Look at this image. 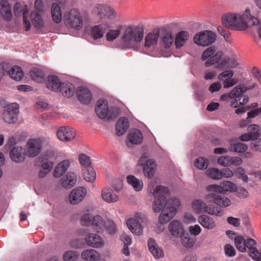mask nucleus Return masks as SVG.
Returning a JSON list of instances; mask_svg holds the SVG:
<instances>
[{
    "label": "nucleus",
    "instance_id": "obj_2",
    "mask_svg": "<svg viewBox=\"0 0 261 261\" xmlns=\"http://www.w3.org/2000/svg\"><path fill=\"white\" fill-rule=\"evenodd\" d=\"M144 36V28L141 25H129L121 36V47L124 49L137 47L136 43L141 41Z\"/></svg>",
    "mask_w": 261,
    "mask_h": 261
},
{
    "label": "nucleus",
    "instance_id": "obj_25",
    "mask_svg": "<svg viewBox=\"0 0 261 261\" xmlns=\"http://www.w3.org/2000/svg\"><path fill=\"white\" fill-rule=\"evenodd\" d=\"M101 197L108 203H114L118 200V196L110 188H105L102 190Z\"/></svg>",
    "mask_w": 261,
    "mask_h": 261
},
{
    "label": "nucleus",
    "instance_id": "obj_18",
    "mask_svg": "<svg viewBox=\"0 0 261 261\" xmlns=\"http://www.w3.org/2000/svg\"><path fill=\"white\" fill-rule=\"evenodd\" d=\"M0 13L4 20L7 21L12 20L11 7L8 0H0Z\"/></svg>",
    "mask_w": 261,
    "mask_h": 261
},
{
    "label": "nucleus",
    "instance_id": "obj_26",
    "mask_svg": "<svg viewBox=\"0 0 261 261\" xmlns=\"http://www.w3.org/2000/svg\"><path fill=\"white\" fill-rule=\"evenodd\" d=\"M148 248L155 258H160L164 256V253L162 250L159 247L158 244L153 239L150 238L148 241Z\"/></svg>",
    "mask_w": 261,
    "mask_h": 261
},
{
    "label": "nucleus",
    "instance_id": "obj_48",
    "mask_svg": "<svg viewBox=\"0 0 261 261\" xmlns=\"http://www.w3.org/2000/svg\"><path fill=\"white\" fill-rule=\"evenodd\" d=\"M253 26L256 27L258 36L261 39V21H260L257 18L250 15L248 20V28L252 27Z\"/></svg>",
    "mask_w": 261,
    "mask_h": 261
},
{
    "label": "nucleus",
    "instance_id": "obj_20",
    "mask_svg": "<svg viewBox=\"0 0 261 261\" xmlns=\"http://www.w3.org/2000/svg\"><path fill=\"white\" fill-rule=\"evenodd\" d=\"M168 229L171 234L174 237H178L184 232L182 223L176 220H174L169 223Z\"/></svg>",
    "mask_w": 261,
    "mask_h": 261
},
{
    "label": "nucleus",
    "instance_id": "obj_30",
    "mask_svg": "<svg viewBox=\"0 0 261 261\" xmlns=\"http://www.w3.org/2000/svg\"><path fill=\"white\" fill-rule=\"evenodd\" d=\"M53 156L47 153H44L39 158V160L42 162L41 168L46 171H50L54 166Z\"/></svg>",
    "mask_w": 261,
    "mask_h": 261
},
{
    "label": "nucleus",
    "instance_id": "obj_61",
    "mask_svg": "<svg viewBox=\"0 0 261 261\" xmlns=\"http://www.w3.org/2000/svg\"><path fill=\"white\" fill-rule=\"evenodd\" d=\"M250 146L252 150L261 152V138H258L252 140Z\"/></svg>",
    "mask_w": 261,
    "mask_h": 261
},
{
    "label": "nucleus",
    "instance_id": "obj_13",
    "mask_svg": "<svg viewBox=\"0 0 261 261\" xmlns=\"http://www.w3.org/2000/svg\"><path fill=\"white\" fill-rule=\"evenodd\" d=\"M26 155L25 148L20 146L13 147L9 152L10 159L16 163L19 164L23 162L25 160Z\"/></svg>",
    "mask_w": 261,
    "mask_h": 261
},
{
    "label": "nucleus",
    "instance_id": "obj_27",
    "mask_svg": "<svg viewBox=\"0 0 261 261\" xmlns=\"http://www.w3.org/2000/svg\"><path fill=\"white\" fill-rule=\"evenodd\" d=\"M60 91L63 96L70 98L72 96L75 92L74 85L70 83H63L59 88Z\"/></svg>",
    "mask_w": 261,
    "mask_h": 261
},
{
    "label": "nucleus",
    "instance_id": "obj_40",
    "mask_svg": "<svg viewBox=\"0 0 261 261\" xmlns=\"http://www.w3.org/2000/svg\"><path fill=\"white\" fill-rule=\"evenodd\" d=\"M33 25L36 28H41L43 26V20L38 12L33 11L31 14Z\"/></svg>",
    "mask_w": 261,
    "mask_h": 261
},
{
    "label": "nucleus",
    "instance_id": "obj_10",
    "mask_svg": "<svg viewBox=\"0 0 261 261\" xmlns=\"http://www.w3.org/2000/svg\"><path fill=\"white\" fill-rule=\"evenodd\" d=\"M236 185L233 182L224 180L220 182L219 185L212 184L206 187V189L207 192H214L221 193L226 192H233L235 190Z\"/></svg>",
    "mask_w": 261,
    "mask_h": 261
},
{
    "label": "nucleus",
    "instance_id": "obj_56",
    "mask_svg": "<svg viewBox=\"0 0 261 261\" xmlns=\"http://www.w3.org/2000/svg\"><path fill=\"white\" fill-rule=\"evenodd\" d=\"M205 203L200 199L194 200L192 202L193 208L198 213H202Z\"/></svg>",
    "mask_w": 261,
    "mask_h": 261
},
{
    "label": "nucleus",
    "instance_id": "obj_1",
    "mask_svg": "<svg viewBox=\"0 0 261 261\" xmlns=\"http://www.w3.org/2000/svg\"><path fill=\"white\" fill-rule=\"evenodd\" d=\"M167 190V189L164 186H156L155 181H150L149 182L148 192L151 195L160 194L154 198L152 207L154 213H158L162 211L159 217V221L162 224L169 222L173 218L177 211L176 207L173 206H168L166 208L164 209L167 205V199L162 194L166 192Z\"/></svg>",
    "mask_w": 261,
    "mask_h": 261
},
{
    "label": "nucleus",
    "instance_id": "obj_51",
    "mask_svg": "<svg viewBox=\"0 0 261 261\" xmlns=\"http://www.w3.org/2000/svg\"><path fill=\"white\" fill-rule=\"evenodd\" d=\"M79 253L76 251H67L63 254V260L64 261H74L77 258Z\"/></svg>",
    "mask_w": 261,
    "mask_h": 261
},
{
    "label": "nucleus",
    "instance_id": "obj_39",
    "mask_svg": "<svg viewBox=\"0 0 261 261\" xmlns=\"http://www.w3.org/2000/svg\"><path fill=\"white\" fill-rule=\"evenodd\" d=\"M128 184L133 186L136 191H140L142 189L143 184L142 180L138 179L134 175H128L126 177Z\"/></svg>",
    "mask_w": 261,
    "mask_h": 261
},
{
    "label": "nucleus",
    "instance_id": "obj_24",
    "mask_svg": "<svg viewBox=\"0 0 261 261\" xmlns=\"http://www.w3.org/2000/svg\"><path fill=\"white\" fill-rule=\"evenodd\" d=\"M76 182V175L72 172H68L66 175L61 178V185L65 189H70Z\"/></svg>",
    "mask_w": 261,
    "mask_h": 261
},
{
    "label": "nucleus",
    "instance_id": "obj_35",
    "mask_svg": "<svg viewBox=\"0 0 261 261\" xmlns=\"http://www.w3.org/2000/svg\"><path fill=\"white\" fill-rule=\"evenodd\" d=\"M91 225L95 231L100 232L103 231L105 227V223L100 216L96 215L92 218Z\"/></svg>",
    "mask_w": 261,
    "mask_h": 261
},
{
    "label": "nucleus",
    "instance_id": "obj_41",
    "mask_svg": "<svg viewBox=\"0 0 261 261\" xmlns=\"http://www.w3.org/2000/svg\"><path fill=\"white\" fill-rule=\"evenodd\" d=\"M9 75L12 79L16 81H20L23 77V72L21 67L14 66L9 71Z\"/></svg>",
    "mask_w": 261,
    "mask_h": 261
},
{
    "label": "nucleus",
    "instance_id": "obj_12",
    "mask_svg": "<svg viewBox=\"0 0 261 261\" xmlns=\"http://www.w3.org/2000/svg\"><path fill=\"white\" fill-rule=\"evenodd\" d=\"M76 133L73 128L69 126H62L57 132V136L59 140L68 142L75 137Z\"/></svg>",
    "mask_w": 261,
    "mask_h": 261
},
{
    "label": "nucleus",
    "instance_id": "obj_8",
    "mask_svg": "<svg viewBox=\"0 0 261 261\" xmlns=\"http://www.w3.org/2000/svg\"><path fill=\"white\" fill-rule=\"evenodd\" d=\"M204 197V199L207 202H213L216 205L221 207H226L230 205V200L221 193L209 192Z\"/></svg>",
    "mask_w": 261,
    "mask_h": 261
},
{
    "label": "nucleus",
    "instance_id": "obj_28",
    "mask_svg": "<svg viewBox=\"0 0 261 261\" xmlns=\"http://www.w3.org/2000/svg\"><path fill=\"white\" fill-rule=\"evenodd\" d=\"M129 127L128 120L126 118H120L116 124V134L121 136L124 134Z\"/></svg>",
    "mask_w": 261,
    "mask_h": 261
},
{
    "label": "nucleus",
    "instance_id": "obj_9",
    "mask_svg": "<svg viewBox=\"0 0 261 261\" xmlns=\"http://www.w3.org/2000/svg\"><path fill=\"white\" fill-rule=\"evenodd\" d=\"M19 106L16 103H12L6 106L3 112L4 120L8 123H13L16 120L19 112Z\"/></svg>",
    "mask_w": 261,
    "mask_h": 261
},
{
    "label": "nucleus",
    "instance_id": "obj_33",
    "mask_svg": "<svg viewBox=\"0 0 261 261\" xmlns=\"http://www.w3.org/2000/svg\"><path fill=\"white\" fill-rule=\"evenodd\" d=\"M180 237L182 245L187 248H192L196 240V237L189 233L184 232Z\"/></svg>",
    "mask_w": 261,
    "mask_h": 261
},
{
    "label": "nucleus",
    "instance_id": "obj_11",
    "mask_svg": "<svg viewBox=\"0 0 261 261\" xmlns=\"http://www.w3.org/2000/svg\"><path fill=\"white\" fill-rule=\"evenodd\" d=\"M42 144L39 139H30L26 144L27 155L29 158H34L38 155L42 149Z\"/></svg>",
    "mask_w": 261,
    "mask_h": 261
},
{
    "label": "nucleus",
    "instance_id": "obj_22",
    "mask_svg": "<svg viewBox=\"0 0 261 261\" xmlns=\"http://www.w3.org/2000/svg\"><path fill=\"white\" fill-rule=\"evenodd\" d=\"M45 84L48 89L58 92L62 83L58 76L50 75L47 77Z\"/></svg>",
    "mask_w": 261,
    "mask_h": 261
},
{
    "label": "nucleus",
    "instance_id": "obj_6",
    "mask_svg": "<svg viewBox=\"0 0 261 261\" xmlns=\"http://www.w3.org/2000/svg\"><path fill=\"white\" fill-rule=\"evenodd\" d=\"M139 165L142 167L144 175L147 178H151L154 175L156 163L153 159H148L147 153H144L138 162Z\"/></svg>",
    "mask_w": 261,
    "mask_h": 261
},
{
    "label": "nucleus",
    "instance_id": "obj_50",
    "mask_svg": "<svg viewBox=\"0 0 261 261\" xmlns=\"http://www.w3.org/2000/svg\"><path fill=\"white\" fill-rule=\"evenodd\" d=\"M234 244L237 248L241 252L245 251V240L241 236H238L234 238Z\"/></svg>",
    "mask_w": 261,
    "mask_h": 261
},
{
    "label": "nucleus",
    "instance_id": "obj_55",
    "mask_svg": "<svg viewBox=\"0 0 261 261\" xmlns=\"http://www.w3.org/2000/svg\"><path fill=\"white\" fill-rule=\"evenodd\" d=\"M120 34V29L110 30L107 33L106 37L108 41H112L118 37Z\"/></svg>",
    "mask_w": 261,
    "mask_h": 261
},
{
    "label": "nucleus",
    "instance_id": "obj_60",
    "mask_svg": "<svg viewBox=\"0 0 261 261\" xmlns=\"http://www.w3.org/2000/svg\"><path fill=\"white\" fill-rule=\"evenodd\" d=\"M216 51L215 46H211L208 47L202 54L201 59L202 60H205L213 55Z\"/></svg>",
    "mask_w": 261,
    "mask_h": 261
},
{
    "label": "nucleus",
    "instance_id": "obj_44",
    "mask_svg": "<svg viewBox=\"0 0 261 261\" xmlns=\"http://www.w3.org/2000/svg\"><path fill=\"white\" fill-rule=\"evenodd\" d=\"M248 146L244 143H238L230 145L228 150L230 151H234L238 153H242L246 151Z\"/></svg>",
    "mask_w": 261,
    "mask_h": 261
},
{
    "label": "nucleus",
    "instance_id": "obj_17",
    "mask_svg": "<svg viewBox=\"0 0 261 261\" xmlns=\"http://www.w3.org/2000/svg\"><path fill=\"white\" fill-rule=\"evenodd\" d=\"M77 97L81 103L88 105L92 99V95L88 88L80 87L77 90Z\"/></svg>",
    "mask_w": 261,
    "mask_h": 261
},
{
    "label": "nucleus",
    "instance_id": "obj_37",
    "mask_svg": "<svg viewBox=\"0 0 261 261\" xmlns=\"http://www.w3.org/2000/svg\"><path fill=\"white\" fill-rule=\"evenodd\" d=\"M51 14L53 21L59 23L62 21V15L60 7L57 3H53L51 7Z\"/></svg>",
    "mask_w": 261,
    "mask_h": 261
},
{
    "label": "nucleus",
    "instance_id": "obj_52",
    "mask_svg": "<svg viewBox=\"0 0 261 261\" xmlns=\"http://www.w3.org/2000/svg\"><path fill=\"white\" fill-rule=\"evenodd\" d=\"M195 166L199 169H206L208 165V162L206 159L200 157L196 160L195 161Z\"/></svg>",
    "mask_w": 261,
    "mask_h": 261
},
{
    "label": "nucleus",
    "instance_id": "obj_47",
    "mask_svg": "<svg viewBox=\"0 0 261 261\" xmlns=\"http://www.w3.org/2000/svg\"><path fill=\"white\" fill-rule=\"evenodd\" d=\"M202 212H204L212 215H222V212L218 210V208L217 207L214 205H207L206 203L205 204Z\"/></svg>",
    "mask_w": 261,
    "mask_h": 261
},
{
    "label": "nucleus",
    "instance_id": "obj_32",
    "mask_svg": "<svg viewBox=\"0 0 261 261\" xmlns=\"http://www.w3.org/2000/svg\"><path fill=\"white\" fill-rule=\"evenodd\" d=\"M81 256L83 259L87 261H96L100 257L99 253L96 250L92 249L84 250Z\"/></svg>",
    "mask_w": 261,
    "mask_h": 261
},
{
    "label": "nucleus",
    "instance_id": "obj_19",
    "mask_svg": "<svg viewBox=\"0 0 261 261\" xmlns=\"http://www.w3.org/2000/svg\"><path fill=\"white\" fill-rule=\"evenodd\" d=\"M159 36L160 30L159 29L147 33L145 37V47L150 48L155 46L158 43Z\"/></svg>",
    "mask_w": 261,
    "mask_h": 261
},
{
    "label": "nucleus",
    "instance_id": "obj_36",
    "mask_svg": "<svg viewBox=\"0 0 261 261\" xmlns=\"http://www.w3.org/2000/svg\"><path fill=\"white\" fill-rule=\"evenodd\" d=\"M189 38V33L187 31H181L178 33L175 38V45L176 48L182 46Z\"/></svg>",
    "mask_w": 261,
    "mask_h": 261
},
{
    "label": "nucleus",
    "instance_id": "obj_64",
    "mask_svg": "<svg viewBox=\"0 0 261 261\" xmlns=\"http://www.w3.org/2000/svg\"><path fill=\"white\" fill-rule=\"evenodd\" d=\"M249 254L250 256L254 260L256 261L261 260V253L259 252L256 248L252 251H250Z\"/></svg>",
    "mask_w": 261,
    "mask_h": 261
},
{
    "label": "nucleus",
    "instance_id": "obj_62",
    "mask_svg": "<svg viewBox=\"0 0 261 261\" xmlns=\"http://www.w3.org/2000/svg\"><path fill=\"white\" fill-rule=\"evenodd\" d=\"M105 225L109 234H112L116 232L117 228L115 224L113 221L111 220H108Z\"/></svg>",
    "mask_w": 261,
    "mask_h": 261
},
{
    "label": "nucleus",
    "instance_id": "obj_3",
    "mask_svg": "<svg viewBox=\"0 0 261 261\" xmlns=\"http://www.w3.org/2000/svg\"><path fill=\"white\" fill-rule=\"evenodd\" d=\"M250 13L248 10L240 15L237 14H228L222 18V23L226 27L231 29L244 31L248 28V20Z\"/></svg>",
    "mask_w": 261,
    "mask_h": 261
},
{
    "label": "nucleus",
    "instance_id": "obj_14",
    "mask_svg": "<svg viewBox=\"0 0 261 261\" xmlns=\"http://www.w3.org/2000/svg\"><path fill=\"white\" fill-rule=\"evenodd\" d=\"M87 189L83 187L74 189L70 193L69 199L72 204H76L82 201L87 194Z\"/></svg>",
    "mask_w": 261,
    "mask_h": 261
},
{
    "label": "nucleus",
    "instance_id": "obj_59",
    "mask_svg": "<svg viewBox=\"0 0 261 261\" xmlns=\"http://www.w3.org/2000/svg\"><path fill=\"white\" fill-rule=\"evenodd\" d=\"M207 175L214 179H221L220 171L216 168L210 169L207 170Z\"/></svg>",
    "mask_w": 261,
    "mask_h": 261
},
{
    "label": "nucleus",
    "instance_id": "obj_31",
    "mask_svg": "<svg viewBox=\"0 0 261 261\" xmlns=\"http://www.w3.org/2000/svg\"><path fill=\"white\" fill-rule=\"evenodd\" d=\"M127 139L133 144H141L143 140L142 134L138 129H132L129 132Z\"/></svg>",
    "mask_w": 261,
    "mask_h": 261
},
{
    "label": "nucleus",
    "instance_id": "obj_29",
    "mask_svg": "<svg viewBox=\"0 0 261 261\" xmlns=\"http://www.w3.org/2000/svg\"><path fill=\"white\" fill-rule=\"evenodd\" d=\"M70 162L66 160L60 162L56 167L53 175L55 177L57 178L61 176L68 169Z\"/></svg>",
    "mask_w": 261,
    "mask_h": 261
},
{
    "label": "nucleus",
    "instance_id": "obj_23",
    "mask_svg": "<svg viewBox=\"0 0 261 261\" xmlns=\"http://www.w3.org/2000/svg\"><path fill=\"white\" fill-rule=\"evenodd\" d=\"M127 225L131 232L137 236L141 235L143 233V227L140 222L136 218H130L127 221Z\"/></svg>",
    "mask_w": 261,
    "mask_h": 261
},
{
    "label": "nucleus",
    "instance_id": "obj_7",
    "mask_svg": "<svg viewBox=\"0 0 261 261\" xmlns=\"http://www.w3.org/2000/svg\"><path fill=\"white\" fill-rule=\"evenodd\" d=\"M216 39V34L208 30L197 33L193 38V41L199 46H206L213 43Z\"/></svg>",
    "mask_w": 261,
    "mask_h": 261
},
{
    "label": "nucleus",
    "instance_id": "obj_63",
    "mask_svg": "<svg viewBox=\"0 0 261 261\" xmlns=\"http://www.w3.org/2000/svg\"><path fill=\"white\" fill-rule=\"evenodd\" d=\"M119 115V110L116 108H112L110 109H109V114L106 118L108 120L115 119Z\"/></svg>",
    "mask_w": 261,
    "mask_h": 261
},
{
    "label": "nucleus",
    "instance_id": "obj_38",
    "mask_svg": "<svg viewBox=\"0 0 261 261\" xmlns=\"http://www.w3.org/2000/svg\"><path fill=\"white\" fill-rule=\"evenodd\" d=\"M83 177L88 182H93L96 179V173L92 167L83 169Z\"/></svg>",
    "mask_w": 261,
    "mask_h": 261
},
{
    "label": "nucleus",
    "instance_id": "obj_4",
    "mask_svg": "<svg viewBox=\"0 0 261 261\" xmlns=\"http://www.w3.org/2000/svg\"><path fill=\"white\" fill-rule=\"evenodd\" d=\"M63 19L65 25L68 28L80 30L83 27V17L81 12L76 9L66 11Z\"/></svg>",
    "mask_w": 261,
    "mask_h": 261
},
{
    "label": "nucleus",
    "instance_id": "obj_58",
    "mask_svg": "<svg viewBox=\"0 0 261 261\" xmlns=\"http://www.w3.org/2000/svg\"><path fill=\"white\" fill-rule=\"evenodd\" d=\"M234 174L237 175L239 179H242L245 182H247L248 181V177L245 173V171L244 169L242 168H238L234 171Z\"/></svg>",
    "mask_w": 261,
    "mask_h": 261
},
{
    "label": "nucleus",
    "instance_id": "obj_57",
    "mask_svg": "<svg viewBox=\"0 0 261 261\" xmlns=\"http://www.w3.org/2000/svg\"><path fill=\"white\" fill-rule=\"evenodd\" d=\"M233 192H236V196L240 198H246L248 195V192L246 189L243 187L237 188L236 186Z\"/></svg>",
    "mask_w": 261,
    "mask_h": 261
},
{
    "label": "nucleus",
    "instance_id": "obj_45",
    "mask_svg": "<svg viewBox=\"0 0 261 261\" xmlns=\"http://www.w3.org/2000/svg\"><path fill=\"white\" fill-rule=\"evenodd\" d=\"M161 41L165 48H169L174 41V37L171 32H166L161 38Z\"/></svg>",
    "mask_w": 261,
    "mask_h": 261
},
{
    "label": "nucleus",
    "instance_id": "obj_42",
    "mask_svg": "<svg viewBox=\"0 0 261 261\" xmlns=\"http://www.w3.org/2000/svg\"><path fill=\"white\" fill-rule=\"evenodd\" d=\"M30 75L33 80L38 83H40L43 81L44 79V73L42 70L34 68L30 72Z\"/></svg>",
    "mask_w": 261,
    "mask_h": 261
},
{
    "label": "nucleus",
    "instance_id": "obj_15",
    "mask_svg": "<svg viewBox=\"0 0 261 261\" xmlns=\"http://www.w3.org/2000/svg\"><path fill=\"white\" fill-rule=\"evenodd\" d=\"M85 241L86 244L93 248H101L104 245L102 239L98 234L93 233L85 236Z\"/></svg>",
    "mask_w": 261,
    "mask_h": 261
},
{
    "label": "nucleus",
    "instance_id": "obj_53",
    "mask_svg": "<svg viewBox=\"0 0 261 261\" xmlns=\"http://www.w3.org/2000/svg\"><path fill=\"white\" fill-rule=\"evenodd\" d=\"M233 74L234 73L232 70H225L218 75V79L223 82L224 81L232 79V77L233 76Z\"/></svg>",
    "mask_w": 261,
    "mask_h": 261
},
{
    "label": "nucleus",
    "instance_id": "obj_46",
    "mask_svg": "<svg viewBox=\"0 0 261 261\" xmlns=\"http://www.w3.org/2000/svg\"><path fill=\"white\" fill-rule=\"evenodd\" d=\"M79 161L83 169L91 167L90 158L84 153H81L79 156Z\"/></svg>",
    "mask_w": 261,
    "mask_h": 261
},
{
    "label": "nucleus",
    "instance_id": "obj_54",
    "mask_svg": "<svg viewBox=\"0 0 261 261\" xmlns=\"http://www.w3.org/2000/svg\"><path fill=\"white\" fill-rule=\"evenodd\" d=\"M92 216L89 213H85L83 214L80 219L82 225L84 226H88L91 225L92 221Z\"/></svg>",
    "mask_w": 261,
    "mask_h": 261
},
{
    "label": "nucleus",
    "instance_id": "obj_5",
    "mask_svg": "<svg viewBox=\"0 0 261 261\" xmlns=\"http://www.w3.org/2000/svg\"><path fill=\"white\" fill-rule=\"evenodd\" d=\"M92 12L99 18L102 23L109 22L108 21L114 19L116 16L115 11L111 6L103 4L95 5Z\"/></svg>",
    "mask_w": 261,
    "mask_h": 261
},
{
    "label": "nucleus",
    "instance_id": "obj_16",
    "mask_svg": "<svg viewBox=\"0 0 261 261\" xmlns=\"http://www.w3.org/2000/svg\"><path fill=\"white\" fill-rule=\"evenodd\" d=\"M111 23L106 22L93 27L90 31V35L94 40L101 38L106 30L110 27Z\"/></svg>",
    "mask_w": 261,
    "mask_h": 261
},
{
    "label": "nucleus",
    "instance_id": "obj_49",
    "mask_svg": "<svg viewBox=\"0 0 261 261\" xmlns=\"http://www.w3.org/2000/svg\"><path fill=\"white\" fill-rule=\"evenodd\" d=\"M248 133L251 136L253 139L258 138L260 134V127L257 124H251L247 128Z\"/></svg>",
    "mask_w": 261,
    "mask_h": 261
},
{
    "label": "nucleus",
    "instance_id": "obj_43",
    "mask_svg": "<svg viewBox=\"0 0 261 261\" xmlns=\"http://www.w3.org/2000/svg\"><path fill=\"white\" fill-rule=\"evenodd\" d=\"M246 91V89H245L244 85H239L235 87L232 90L229 92L230 98L233 99L234 97H239L242 94Z\"/></svg>",
    "mask_w": 261,
    "mask_h": 261
},
{
    "label": "nucleus",
    "instance_id": "obj_34",
    "mask_svg": "<svg viewBox=\"0 0 261 261\" xmlns=\"http://www.w3.org/2000/svg\"><path fill=\"white\" fill-rule=\"evenodd\" d=\"M198 221L205 228L212 229L215 227L216 225L213 219L206 215H202L198 217Z\"/></svg>",
    "mask_w": 261,
    "mask_h": 261
},
{
    "label": "nucleus",
    "instance_id": "obj_21",
    "mask_svg": "<svg viewBox=\"0 0 261 261\" xmlns=\"http://www.w3.org/2000/svg\"><path fill=\"white\" fill-rule=\"evenodd\" d=\"M95 111L99 118L101 119L106 118L109 114V108L107 101L102 99H99L97 102Z\"/></svg>",
    "mask_w": 261,
    "mask_h": 261
}]
</instances>
